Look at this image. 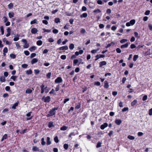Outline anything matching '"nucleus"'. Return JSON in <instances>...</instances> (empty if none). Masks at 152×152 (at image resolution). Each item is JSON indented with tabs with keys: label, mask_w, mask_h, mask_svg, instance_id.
Listing matches in <instances>:
<instances>
[{
	"label": "nucleus",
	"mask_w": 152,
	"mask_h": 152,
	"mask_svg": "<svg viewBox=\"0 0 152 152\" xmlns=\"http://www.w3.org/2000/svg\"><path fill=\"white\" fill-rule=\"evenodd\" d=\"M33 90V88H32V89L28 88L26 90L25 92L26 94H30L31 93Z\"/></svg>",
	"instance_id": "obj_14"
},
{
	"label": "nucleus",
	"mask_w": 152,
	"mask_h": 152,
	"mask_svg": "<svg viewBox=\"0 0 152 152\" xmlns=\"http://www.w3.org/2000/svg\"><path fill=\"white\" fill-rule=\"evenodd\" d=\"M117 28V27L115 26H113L111 27V30L113 31H115L116 30Z\"/></svg>",
	"instance_id": "obj_63"
},
{
	"label": "nucleus",
	"mask_w": 152,
	"mask_h": 152,
	"mask_svg": "<svg viewBox=\"0 0 152 152\" xmlns=\"http://www.w3.org/2000/svg\"><path fill=\"white\" fill-rule=\"evenodd\" d=\"M8 7L9 9H12V7L13 6V4L12 3H10L8 5Z\"/></svg>",
	"instance_id": "obj_35"
},
{
	"label": "nucleus",
	"mask_w": 152,
	"mask_h": 152,
	"mask_svg": "<svg viewBox=\"0 0 152 152\" xmlns=\"http://www.w3.org/2000/svg\"><path fill=\"white\" fill-rule=\"evenodd\" d=\"M0 29L2 35L4 34V27L3 26H1L0 27Z\"/></svg>",
	"instance_id": "obj_38"
},
{
	"label": "nucleus",
	"mask_w": 152,
	"mask_h": 152,
	"mask_svg": "<svg viewBox=\"0 0 152 152\" xmlns=\"http://www.w3.org/2000/svg\"><path fill=\"white\" fill-rule=\"evenodd\" d=\"M42 44V42L41 40H38L37 42V44L38 46H40Z\"/></svg>",
	"instance_id": "obj_30"
},
{
	"label": "nucleus",
	"mask_w": 152,
	"mask_h": 152,
	"mask_svg": "<svg viewBox=\"0 0 152 152\" xmlns=\"http://www.w3.org/2000/svg\"><path fill=\"white\" fill-rule=\"evenodd\" d=\"M18 105V103L17 102L15 103L13 105L12 107V108L13 109H15L16 108V107Z\"/></svg>",
	"instance_id": "obj_46"
},
{
	"label": "nucleus",
	"mask_w": 152,
	"mask_h": 152,
	"mask_svg": "<svg viewBox=\"0 0 152 152\" xmlns=\"http://www.w3.org/2000/svg\"><path fill=\"white\" fill-rule=\"evenodd\" d=\"M80 104L78 103L77 104H76L75 108L76 109H78L80 108Z\"/></svg>",
	"instance_id": "obj_40"
},
{
	"label": "nucleus",
	"mask_w": 152,
	"mask_h": 152,
	"mask_svg": "<svg viewBox=\"0 0 152 152\" xmlns=\"http://www.w3.org/2000/svg\"><path fill=\"white\" fill-rule=\"evenodd\" d=\"M17 78V76H12L11 77L10 79L13 80L14 81H15L16 80V79Z\"/></svg>",
	"instance_id": "obj_32"
},
{
	"label": "nucleus",
	"mask_w": 152,
	"mask_h": 152,
	"mask_svg": "<svg viewBox=\"0 0 152 152\" xmlns=\"http://www.w3.org/2000/svg\"><path fill=\"white\" fill-rule=\"evenodd\" d=\"M129 43H126L124 45H123L121 46V48H126L128 47L129 45Z\"/></svg>",
	"instance_id": "obj_24"
},
{
	"label": "nucleus",
	"mask_w": 152,
	"mask_h": 152,
	"mask_svg": "<svg viewBox=\"0 0 152 152\" xmlns=\"http://www.w3.org/2000/svg\"><path fill=\"white\" fill-rule=\"evenodd\" d=\"M0 80L2 82H5L6 80L5 77L3 76L1 77H0Z\"/></svg>",
	"instance_id": "obj_23"
},
{
	"label": "nucleus",
	"mask_w": 152,
	"mask_h": 152,
	"mask_svg": "<svg viewBox=\"0 0 152 152\" xmlns=\"http://www.w3.org/2000/svg\"><path fill=\"white\" fill-rule=\"evenodd\" d=\"M83 50H80L79 51H76L75 53V55L77 56L79 54H82L83 53Z\"/></svg>",
	"instance_id": "obj_11"
},
{
	"label": "nucleus",
	"mask_w": 152,
	"mask_h": 152,
	"mask_svg": "<svg viewBox=\"0 0 152 152\" xmlns=\"http://www.w3.org/2000/svg\"><path fill=\"white\" fill-rule=\"evenodd\" d=\"M97 4H99L102 5L103 4V3L102 1L100 0H98L97 1Z\"/></svg>",
	"instance_id": "obj_55"
},
{
	"label": "nucleus",
	"mask_w": 152,
	"mask_h": 152,
	"mask_svg": "<svg viewBox=\"0 0 152 152\" xmlns=\"http://www.w3.org/2000/svg\"><path fill=\"white\" fill-rule=\"evenodd\" d=\"M53 32L54 34H56L58 32V31L56 29H54L53 31Z\"/></svg>",
	"instance_id": "obj_50"
},
{
	"label": "nucleus",
	"mask_w": 152,
	"mask_h": 152,
	"mask_svg": "<svg viewBox=\"0 0 152 152\" xmlns=\"http://www.w3.org/2000/svg\"><path fill=\"white\" fill-rule=\"evenodd\" d=\"M32 150L33 151H39V148L36 146H34L32 148Z\"/></svg>",
	"instance_id": "obj_21"
},
{
	"label": "nucleus",
	"mask_w": 152,
	"mask_h": 152,
	"mask_svg": "<svg viewBox=\"0 0 152 152\" xmlns=\"http://www.w3.org/2000/svg\"><path fill=\"white\" fill-rule=\"evenodd\" d=\"M105 57L104 55L97 54L96 56V58H104Z\"/></svg>",
	"instance_id": "obj_20"
},
{
	"label": "nucleus",
	"mask_w": 152,
	"mask_h": 152,
	"mask_svg": "<svg viewBox=\"0 0 152 152\" xmlns=\"http://www.w3.org/2000/svg\"><path fill=\"white\" fill-rule=\"evenodd\" d=\"M115 44V43L113 42H111V43L108 44L106 47V48H108L111 46H113Z\"/></svg>",
	"instance_id": "obj_27"
},
{
	"label": "nucleus",
	"mask_w": 152,
	"mask_h": 152,
	"mask_svg": "<svg viewBox=\"0 0 152 152\" xmlns=\"http://www.w3.org/2000/svg\"><path fill=\"white\" fill-rule=\"evenodd\" d=\"M15 44L17 49H18L20 47V46L18 42H15Z\"/></svg>",
	"instance_id": "obj_44"
},
{
	"label": "nucleus",
	"mask_w": 152,
	"mask_h": 152,
	"mask_svg": "<svg viewBox=\"0 0 152 152\" xmlns=\"http://www.w3.org/2000/svg\"><path fill=\"white\" fill-rule=\"evenodd\" d=\"M88 16L87 14L86 13H83L82 14L80 15V17L81 18H86Z\"/></svg>",
	"instance_id": "obj_22"
},
{
	"label": "nucleus",
	"mask_w": 152,
	"mask_h": 152,
	"mask_svg": "<svg viewBox=\"0 0 152 152\" xmlns=\"http://www.w3.org/2000/svg\"><path fill=\"white\" fill-rule=\"evenodd\" d=\"M115 123L117 125H119L122 123V121L120 119H117L115 121Z\"/></svg>",
	"instance_id": "obj_10"
},
{
	"label": "nucleus",
	"mask_w": 152,
	"mask_h": 152,
	"mask_svg": "<svg viewBox=\"0 0 152 152\" xmlns=\"http://www.w3.org/2000/svg\"><path fill=\"white\" fill-rule=\"evenodd\" d=\"M63 81L62 78L61 77H58L55 80L56 83H58L62 82Z\"/></svg>",
	"instance_id": "obj_4"
},
{
	"label": "nucleus",
	"mask_w": 152,
	"mask_h": 152,
	"mask_svg": "<svg viewBox=\"0 0 152 152\" xmlns=\"http://www.w3.org/2000/svg\"><path fill=\"white\" fill-rule=\"evenodd\" d=\"M107 64L106 62L105 61H101L99 63V67H101L103 66L106 65Z\"/></svg>",
	"instance_id": "obj_12"
},
{
	"label": "nucleus",
	"mask_w": 152,
	"mask_h": 152,
	"mask_svg": "<svg viewBox=\"0 0 152 152\" xmlns=\"http://www.w3.org/2000/svg\"><path fill=\"white\" fill-rule=\"evenodd\" d=\"M108 126V124L107 123H104L102 125L100 126V128L103 130L105 128Z\"/></svg>",
	"instance_id": "obj_8"
},
{
	"label": "nucleus",
	"mask_w": 152,
	"mask_h": 152,
	"mask_svg": "<svg viewBox=\"0 0 152 152\" xmlns=\"http://www.w3.org/2000/svg\"><path fill=\"white\" fill-rule=\"evenodd\" d=\"M3 41L4 42H5L6 44L7 45H10L11 44V43L7 40V39L5 38H4L3 39Z\"/></svg>",
	"instance_id": "obj_6"
},
{
	"label": "nucleus",
	"mask_w": 152,
	"mask_h": 152,
	"mask_svg": "<svg viewBox=\"0 0 152 152\" xmlns=\"http://www.w3.org/2000/svg\"><path fill=\"white\" fill-rule=\"evenodd\" d=\"M10 56L13 59L15 58L16 57V56L15 55L13 54H11L10 55Z\"/></svg>",
	"instance_id": "obj_43"
},
{
	"label": "nucleus",
	"mask_w": 152,
	"mask_h": 152,
	"mask_svg": "<svg viewBox=\"0 0 152 152\" xmlns=\"http://www.w3.org/2000/svg\"><path fill=\"white\" fill-rule=\"evenodd\" d=\"M148 114L150 115H152V108H151L149 110Z\"/></svg>",
	"instance_id": "obj_64"
},
{
	"label": "nucleus",
	"mask_w": 152,
	"mask_h": 152,
	"mask_svg": "<svg viewBox=\"0 0 152 152\" xmlns=\"http://www.w3.org/2000/svg\"><path fill=\"white\" fill-rule=\"evenodd\" d=\"M55 22L56 23L60 22V19L58 18H56L55 20Z\"/></svg>",
	"instance_id": "obj_45"
},
{
	"label": "nucleus",
	"mask_w": 152,
	"mask_h": 152,
	"mask_svg": "<svg viewBox=\"0 0 152 152\" xmlns=\"http://www.w3.org/2000/svg\"><path fill=\"white\" fill-rule=\"evenodd\" d=\"M47 144L48 145L50 144L51 142L50 140V138L49 137H48L47 138Z\"/></svg>",
	"instance_id": "obj_25"
},
{
	"label": "nucleus",
	"mask_w": 152,
	"mask_h": 152,
	"mask_svg": "<svg viewBox=\"0 0 152 152\" xmlns=\"http://www.w3.org/2000/svg\"><path fill=\"white\" fill-rule=\"evenodd\" d=\"M104 87L105 88H107L109 87V86L108 85V83L107 81H105L104 82Z\"/></svg>",
	"instance_id": "obj_19"
},
{
	"label": "nucleus",
	"mask_w": 152,
	"mask_h": 152,
	"mask_svg": "<svg viewBox=\"0 0 152 152\" xmlns=\"http://www.w3.org/2000/svg\"><path fill=\"white\" fill-rule=\"evenodd\" d=\"M147 96L146 95H145L144 96H143V97L142 98V99L143 101H144L146 100L147 99Z\"/></svg>",
	"instance_id": "obj_62"
},
{
	"label": "nucleus",
	"mask_w": 152,
	"mask_h": 152,
	"mask_svg": "<svg viewBox=\"0 0 152 152\" xmlns=\"http://www.w3.org/2000/svg\"><path fill=\"white\" fill-rule=\"evenodd\" d=\"M53 126V123L52 122H50L48 124V126L49 128H51Z\"/></svg>",
	"instance_id": "obj_37"
},
{
	"label": "nucleus",
	"mask_w": 152,
	"mask_h": 152,
	"mask_svg": "<svg viewBox=\"0 0 152 152\" xmlns=\"http://www.w3.org/2000/svg\"><path fill=\"white\" fill-rule=\"evenodd\" d=\"M42 99L45 102H48L50 101V98L49 96H47L46 97H43Z\"/></svg>",
	"instance_id": "obj_2"
},
{
	"label": "nucleus",
	"mask_w": 152,
	"mask_h": 152,
	"mask_svg": "<svg viewBox=\"0 0 152 152\" xmlns=\"http://www.w3.org/2000/svg\"><path fill=\"white\" fill-rule=\"evenodd\" d=\"M3 53H7L8 52V49L7 47L4 48L3 50Z\"/></svg>",
	"instance_id": "obj_52"
},
{
	"label": "nucleus",
	"mask_w": 152,
	"mask_h": 152,
	"mask_svg": "<svg viewBox=\"0 0 152 152\" xmlns=\"http://www.w3.org/2000/svg\"><path fill=\"white\" fill-rule=\"evenodd\" d=\"M78 61L77 59H75L73 61V65L75 66L78 62Z\"/></svg>",
	"instance_id": "obj_41"
},
{
	"label": "nucleus",
	"mask_w": 152,
	"mask_h": 152,
	"mask_svg": "<svg viewBox=\"0 0 152 152\" xmlns=\"http://www.w3.org/2000/svg\"><path fill=\"white\" fill-rule=\"evenodd\" d=\"M7 138V134H5L1 140V141H2L6 139Z\"/></svg>",
	"instance_id": "obj_31"
},
{
	"label": "nucleus",
	"mask_w": 152,
	"mask_h": 152,
	"mask_svg": "<svg viewBox=\"0 0 152 152\" xmlns=\"http://www.w3.org/2000/svg\"><path fill=\"white\" fill-rule=\"evenodd\" d=\"M133 25V20H131L129 22H127L126 23V25L127 26H129L131 25Z\"/></svg>",
	"instance_id": "obj_17"
},
{
	"label": "nucleus",
	"mask_w": 152,
	"mask_h": 152,
	"mask_svg": "<svg viewBox=\"0 0 152 152\" xmlns=\"http://www.w3.org/2000/svg\"><path fill=\"white\" fill-rule=\"evenodd\" d=\"M37 20L36 19H34L33 20L31 21L30 24H33L35 23H37Z\"/></svg>",
	"instance_id": "obj_28"
},
{
	"label": "nucleus",
	"mask_w": 152,
	"mask_h": 152,
	"mask_svg": "<svg viewBox=\"0 0 152 152\" xmlns=\"http://www.w3.org/2000/svg\"><path fill=\"white\" fill-rule=\"evenodd\" d=\"M9 111V109L7 108H6L5 109H4L2 113H5Z\"/></svg>",
	"instance_id": "obj_59"
},
{
	"label": "nucleus",
	"mask_w": 152,
	"mask_h": 152,
	"mask_svg": "<svg viewBox=\"0 0 152 152\" xmlns=\"http://www.w3.org/2000/svg\"><path fill=\"white\" fill-rule=\"evenodd\" d=\"M38 61V59L36 58H34L31 61V63L32 64H33L35 63H37Z\"/></svg>",
	"instance_id": "obj_13"
},
{
	"label": "nucleus",
	"mask_w": 152,
	"mask_h": 152,
	"mask_svg": "<svg viewBox=\"0 0 152 152\" xmlns=\"http://www.w3.org/2000/svg\"><path fill=\"white\" fill-rule=\"evenodd\" d=\"M36 54L35 53H33L31 54L30 55V58H32L34 57H35L36 56Z\"/></svg>",
	"instance_id": "obj_49"
},
{
	"label": "nucleus",
	"mask_w": 152,
	"mask_h": 152,
	"mask_svg": "<svg viewBox=\"0 0 152 152\" xmlns=\"http://www.w3.org/2000/svg\"><path fill=\"white\" fill-rule=\"evenodd\" d=\"M34 73L35 75H37L39 73V71L38 69H34Z\"/></svg>",
	"instance_id": "obj_58"
},
{
	"label": "nucleus",
	"mask_w": 152,
	"mask_h": 152,
	"mask_svg": "<svg viewBox=\"0 0 152 152\" xmlns=\"http://www.w3.org/2000/svg\"><path fill=\"white\" fill-rule=\"evenodd\" d=\"M68 147H69V145L68 144H65L64 145V148L66 150H67L68 148Z\"/></svg>",
	"instance_id": "obj_47"
},
{
	"label": "nucleus",
	"mask_w": 152,
	"mask_h": 152,
	"mask_svg": "<svg viewBox=\"0 0 152 152\" xmlns=\"http://www.w3.org/2000/svg\"><path fill=\"white\" fill-rule=\"evenodd\" d=\"M68 49V47L67 46H64L59 48L58 49L60 50H67Z\"/></svg>",
	"instance_id": "obj_7"
},
{
	"label": "nucleus",
	"mask_w": 152,
	"mask_h": 152,
	"mask_svg": "<svg viewBox=\"0 0 152 152\" xmlns=\"http://www.w3.org/2000/svg\"><path fill=\"white\" fill-rule=\"evenodd\" d=\"M37 49V47L36 46H33L29 48V50L31 52Z\"/></svg>",
	"instance_id": "obj_15"
},
{
	"label": "nucleus",
	"mask_w": 152,
	"mask_h": 152,
	"mask_svg": "<svg viewBox=\"0 0 152 152\" xmlns=\"http://www.w3.org/2000/svg\"><path fill=\"white\" fill-rule=\"evenodd\" d=\"M32 73V71L31 70L29 69L28 70H27L26 71V73L27 75H31Z\"/></svg>",
	"instance_id": "obj_29"
},
{
	"label": "nucleus",
	"mask_w": 152,
	"mask_h": 152,
	"mask_svg": "<svg viewBox=\"0 0 152 152\" xmlns=\"http://www.w3.org/2000/svg\"><path fill=\"white\" fill-rule=\"evenodd\" d=\"M54 140L56 143H58L59 141L58 137L57 136H56L54 137Z\"/></svg>",
	"instance_id": "obj_53"
},
{
	"label": "nucleus",
	"mask_w": 152,
	"mask_h": 152,
	"mask_svg": "<svg viewBox=\"0 0 152 152\" xmlns=\"http://www.w3.org/2000/svg\"><path fill=\"white\" fill-rule=\"evenodd\" d=\"M43 30L44 32H47L49 33L51 32V30L50 29H46L45 28H43Z\"/></svg>",
	"instance_id": "obj_56"
},
{
	"label": "nucleus",
	"mask_w": 152,
	"mask_h": 152,
	"mask_svg": "<svg viewBox=\"0 0 152 152\" xmlns=\"http://www.w3.org/2000/svg\"><path fill=\"white\" fill-rule=\"evenodd\" d=\"M45 85L44 84H42L40 86V88H41V93L43 94L45 91V90L46 89L47 87L46 86L44 88Z\"/></svg>",
	"instance_id": "obj_5"
},
{
	"label": "nucleus",
	"mask_w": 152,
	"mask_h": 152,
	"mask_svg": "<svg viewBox=\"0 0 152 152\" xmlns=\"http://www.w3.org/2000/svg\"><path fill=\"white\" fill-rule=\"evenodd\" d=\"M21 42H23L24 45H23V48H28L29 46V45L27 43V41L25 39H23L21 40Z\"/></svg>",
	"instance_id": "obj_1"
},
{
	"label": "nucleus",
	"mask_w": 152,
	"mask_h": 152,
	"mask_svg": "<svg viewBox=\"0 0 152 152\" xmlns=\"http://www.w3.org/2000/svg\"><path fill=\"white\" fill-rule=\"evenodd\" d=\"M101 12V11L99 9H95L93 11V12L94 13H100Z\"/></svg>",
	"instance_id": "obj_34"
},
{
	"label": "nucleus",
	"mask_w": 152,
	"mask_h": 152,
	"mask_svg": "<svg viewBox=\"0 0 152 152\" xmlns=\"http://www.w3.org/2000/svg\"><path fill=\"white\" fill-rule=\"evenodd\" d=\"M24 53L27 56L29 55L30 53L29 51L28 50H25L24 52Z\"/></svg>",
	"instance_id": "obj_54"
},
{
	"label": "nucleus",
	"mask_w": 152,
	"mask_h": 152,
	"mask_svg": "<svg viewBox=\"0 0 152 152\" xmlns=\"http://www.w3.org/2000/svg\"><path fill=\"white\" fill-rule=\"evenodd\" d=\"M74 48V45L73 44H71L69 46V48L70 50H72Z\"/></svg>",
	"instance_id": "obj_36"
},
{
	"label": "nucleus",
	"mask_w": 152,
	"mask_h": 152,
	"mask_svg": "<svg viewBox=\"0 0 152 152\" xmlns=\"http://www.w3.org/2000/svg\"><path fill=\"white\" fill-rule=\"evenodd\" d=\"M14 15V13L13 12H10L8 13V15L10 18L13 17Z\"/></svg>",
	"instance_id": "obj_18"
},
{
	"label": "nucleus",
	"mask_w": 152,
	"mask_h": 152,
	"mask_svg": "<svg viewBox=\"0 0 152 152\" xmlns=\"http://www.w3.org/2000/svg\"><path fill=\"white\" fill-rule=\"evenodd\" d=\"M20 37V35L18 34H17L16 36L13 39V41H17L19 40V37Z\"/></svg>",
	"instance_id": "obj_16"
},
{
	"label": "nucleus",
	"mask_w": 152,
	"mask_h": 152,
	"mask_svg": "<svg viewBox=\"0 0 152 152\" xmlns=\"http://www.w3.org/2000/svg\"><path fill=\"white\" fill-rule=\"evenodd\" d=\"M150 11L149 10H148L146 11L145 12V15H149L150 14Z\"/></svg>",
	"instance_id": "obj_57"
},
{
	"label": "nucleus",
	"mask_w": 152,
	"mask_h": 152,
	"mask_svg": "<svg viewBox=\"0 0 152 152\" xmlns=\"http://www.w3.org/2000/svg\"><path fill=\"white\" fill-rule=\"evenodd\" d=\"M67 128V126H63L61 128L60 130L62 131H64L66 130Z\"/></svg>",
	"instance_id": "obj_26"
},
{
	"label": "nucleus",
	"mask_w": 152,
	"mask_h": 152,
	"mask_svg": "<svg viewBox=\"0 0 152 152\" xmlns=\"http://www.w3.org/2000/svg\"><path fill=\"white\" fill-rule=\"evenodd\" d=\"M55 113L56 111H54V110H53L52 109L49 111V113L47 115V116L48 117H50L54 115L55 114Z\"/></svg>",
	"instance_id": "obj_3"
},
{
	"label": "nucleus",
	"mask_w": 152,
	"mask_h": 152,
	"mask_svg": "<svg viewBox=\"0 0 152 152\" xmlns=\"http://www.w3.org/2000/svg\"><path fill=\"white\" fill-rule=\"evenodd\" d=\"M101 144L102 143L100 142H98L97 143V145H96V147L97 148H99V147H100L101 146Z\"/></svg>",
	"instance_id": "obj_42"
},
{
	"label": "nucleus",
	"mask_w": 152,
	"mask_h": 152,
	"mask_svg": "<svg viewBox=\"0 0 152 152\" xmlns=\"http://www.w3.org/2000/svg\"><path fill=\"white\" fill-rule=\"evenodd\" d=\"M41 144L42 145H44L45 144L46 142L45 141V139L44 138H42L41 139Z\"/></svg>",
	"instance_id": "obj_33"
},
{
	"label": "nucleus",
	"mask_w": 152,
	"mask_h": 152,
	"mask_svg": "<svg viewBox=\"0 0 152 152\" xmlns=\"http://www.w3.org/2000/svg\"><path fill=\"white\" fill-rule=\"evenodd\" d=\"M86 32L85 30L83 28H81L80 29V33L82 34H84Z\"/></svg>",
	"instance_id": "obj_39"
},
{
	"label": "nucleus",
	"mask_w": 152,
	"mask_h": 152,
	"mask_svg": "<svg viewBox=\"0 0 152 152\" xmlns=\"http://www.w3.org/2000/svg\"><path fill=\"white\" fill-rule=\"evenodd\" d=\"M60 58L62 60H65L66 58V56L65 55H62L61 56Z\"/></svg>",
	"instance_id": "obj_48"
},
{
	"label": "nucleus",
	"mask_w": 152,
	"mask_h": 152,
	"mask_svg": "<svg viewBox=\"0 0 152 152\" xmlns=\"http://www.w3.org/2000/svg\"><path fill=\"white\" fill-rule=\"evenodd\" d=\"M69 26L70 25L68 23L66 24L64 27V28L65 29H68Z\"/></svg>",
	"instance_id": "obj_51"
},
{
	"label": "nucleus",
	"mask_w": 152,
	"mask_h": 152,
	"mask_svg": "<svg viewBox=\"0 0 152 152\" xmlns=\"http://www.w3.org/2000/svg\"><path fill=\"white\" fill-rule=\"evenodd\" d=\"M28 66V65L26 64H22L21 66L23 68H27Z\"/></svg>",
	"instance_id": "obj_61"
},
{
	"label": "nucleus",
	"mask_w": 152,
	"mask_h": 152,
	"mask_svg": "<svg viewBox=\"0 0 152 152\" xmlns=\"http://www.w3.org/2000/svg\"><path fill=\"white\" fill-rule=\"evenodd\" d=\"M38 31V30L36 28H33L31 30V32L33 34H36Z\"/></svg>",
	"instance_id": "obj_9"
},
{
	"label": "nucleus",
	"mask_w": 152,
	"mask_h": 152,
	"mask_svg": "<svg viewBox=\"0 0 152 152\" xmlns=\"http://www.w3.org/2000/svg\"><path fill=\"white\" fill-rule=\"evenodd\" d=\"M127 41V40L126 39H123L121 40L120 41V42L121 43H123L125 42H126Z\"/></svg>",
	"instance_id": "obj_60"
}]
</instances>
